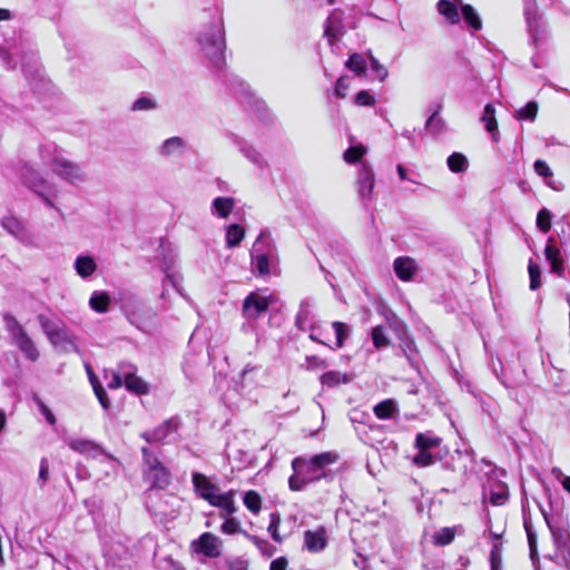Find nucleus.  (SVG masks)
Here are the masks:
<instances>
[{"instance_id": "63", "label": "nucleus", "mask_w": 570, "mask_h": 570, "mask_svg": "<svg viewBox=\"0 0 570 570\" xmlns=\"http://www.w3.org/2000/svg\"><path fill=\"white\" fill-rule=\"evenodd\" d=\"M174 263L173 258H165L164 263L161 265V269L166 273V277L170 278V275L168 274L169 266Z\"/></svg>"}, {"instance_id": "34", "label": "nucleus", "mask_w": 570, "mask_h": 570, "mask_svg": "<svg viewBox=\"0 0 570 570\" xmlns=\"http://www.w3.org/2000/svg\"><path fill=\"white\" fill-rule=\"evenodd\" d=\"M243 502L252 513H259L262 509V498L256 491L250 490L245 492Z\"/></svg>"}, {"instance_id": "58", "label": "nucleus", "mask_w": 570, "mask_h": 570, "mask_svg": "<svg viewBox=\"0 0 570 570\" xmlns=\"http://www.w3.org/2000/svg\"><path fill=\"white\" fill-rule=\"evenodd\" d=\"M340 383L338 374L334 372H327L323 374V384L335 385Z\"/></svg>"}, {"instance_id": "44", "label": "nucleus", "mask_w": 570, "mask_h": 570, "mask_svg": "<svg viewBox=\"0 0 570 570\" xmlns=\"http://www.w3.org/2000/svg\"><path fill=\"white\" fill-rule=\"evenodd\" d=\"M524 530L527 532V539L530 550L531 559L538 557V539L537 533L532 530V527L529 522L524 521Z\"/></svg>"}, {"instance_id": "39", "label": "nucleus", "mask_w": 570, "mask_h": 570, "mask_svg": "<svg viewBox=\"0 0 570 570\" xmlns=\"http://www.w3.org/2000/svg\"><path fill=\"white\" fill-rule=\"evenodd\" d=\"M539 110L538 102L529 101L524 107L517 111L518 119H527L533 121L537 118Z\"/></svg>"}, {"instance_id": "21", "label": "nucleus", "mask_w": 570, "mask_h": 570, "mask_svg": "<svg viewBox=\"0 0 570 570\" xmlns=\"http://www.w3.org/2000/svg\"><path fill=\"white\" fill-rule=\"evenodd\" d=\"M75 269L80 277L88 278L97 271V263L91 256L80 255L75 261Z\"/></svg>"}, {"instance_id": "64", "label": "nucleus", "mask_w": 570, "mask_h": 570, "mask_svg": "<svg viewBox=\"0 0 570 570\" xmlns=\"http://www.w3.org/2000/svg\"><path fill=\"white\" fill-rule=\"evenodd\" d=\"M562 488L570 493V476L566 475L561 480Z\"/></svg>"}, {"instance_id": "42", "label": "nucleus", "mask_w": 570, "mask_h": 570, "mask_svg": "<svg viewBox=\"0 0 570 570\" xmlns=\"http://www.w3.org/2000/svg\"><path fill=\"white\" fill-rule=\"evenodd\" d=\"M346 66L356 75H364L366 71L365 60L358 53H353L350 56Z\"/></svg>"}, {"instance_id": "4", "label": "nucleus", "mask_w": 570, "mask_h": 570, "mask_svg": "<svg viewBox=\"0 0 570 570\" xmlns=\"http://www.w3.org/2000/svg\"><path fill=\"white\" fill-rule=\"evenodd\" d=\"M197 42L202 51L210 62L219 68L225 60V31L220 19L205 26L197 36Z\"/></svg>"}, {"instance_id": "14", "label": "nucleus", "mask_w": 570, "mask_h": 570, "mask_svg": "<svg viewBox=\"0 0 570 570\" xmlns=\"http://www.w3.org/2000/svg\"><path fill=\"white\" fill-rule=\"evenodd\" d=\"M357 185L358 193L362 196V198L370 199L373 194L375 177L372 168L367 164H362L357 178Z\"/></svg>"}, {"instance_id": "49", "label": "nucleus", "mask_w": 570, "mask_h": 570, "mask_svg": "<svg viewBox=\"0 0 570 570\" xmlns=\"http://www.w3.org/2000/svg\"><path fill=\"white\" fill-rule=\"evenodd\" d=\"M279 523H281L279 515L275 514V513H272L271 514V522H269V525H268V532H269L271 537L273 538V540L276 541V542H281L282 541V537L278 533Z\"/></svg>"}, {"instance_id": "61", "label": "nucleus", "mask_w": 570, "mask_h": 570, "mask_svg": "<svg viewBox=\"0 0 570 570\" xmlns=\"http://www.w3.org/2000/svg\"><path fill=\"white\" fill-rule=\"evenodd\" d=\"M337 459H338V455L336 453L323 452V468L326 464H331V463L336 462Z\"/></svg>"}, {"instance_id": "18", "label": "nucleus", "mask_w": 570, "mask_h": 570, "mask_svg": "<svg viewBox=\"0 0 570 570\" xmlns=\"http://www.w3.org/2000/svg\"><path fill=\"white\" fill-rule=\"evenodd\" d=\"M503 533H497L490 530V538L492 539V548L490 551V568L491 570H501L502 569V554H503V544L501 542Z\"/></svg>"}, {"instance_id": "6", "label": "nucleus", "mask_w": 570, "mask_h": 570, "mask_svg": "<svg viewBox=\"0 0 570 570\" xmlns=\"http://www.w3.org/2000/svg\"><path fill=\"white\" fill-rule=\"evenodd\" d=\"M294 474L289 478L291 490L299 491L305 485L320 478L321 455H314L309 460L297 458L292 462Z\"/></svg>"}, {"instance_id": "1", "label": "nucleus", "mask_w": 570, "mask_h": 570, "mask_svg": "<svg viewBox=\"0 0 570 570\" xmlns=\"http://www.w3.org/2000/svg\"><path fill=\"white\" fill-rule=\"evenodd\" d=\"M40 158L60 179L71 185L82 184L88 179L83 167L67 158L56 145L48 144L40 148Z\"/></svg>"}, {"instance_id": "2", "label": "nucleus", "mask_w": 570, "mask_h": 570, "mask_svg": "<svg viewBox=\"0 0 570 570\" xmlns=\"http://www.w3.org/2000/svg\"><path fill=\"white\" fill-rule=\"evenodd\" d=\"M250 265L258 277L279 275V255L276 244L269 234L261 233L250 249Z\"/></svg>"}, {"instance_id": "37", "label": "nucleus", "mask_w": 570, "mask_h": 570, "mask_svg": "<svg viewBox=\"0 0 570 570\" xmlns=\"http://www.w3.org/2000/svg\"><path fill=\"white\" fill-rule=\"evenodd\" d=\"M528 272H529V277H530L529 288L531 291H535L541 285V269H540V266L538 264L533 263L530 259L529 264H528Z\"/></svg>"}, {"instance_id": "46", "label": "nucleus", "mask_w": 570, "mask_h": 570, "mask_svg": "<svg viewBox=\"0 0 570 570\" xmlns=\"http://www.w3.org/2000/svg\"><path fill=\"white\" fill-rule=\"evenodd\" d=\"M335 332V347L340 348L343 346L344 340L347 336V327L345 323L342 322H333L332 324Z\"/></svg>"}, {"instance_id": "47", "label": "nucleus", "mask_w": 570, "mask_h": 570, "mask_svg": "<svg viewBox=\"0 0 570 570\" xmlns=\"http://www.w3.org/2000/svg\"><path fill=\"white\" fill-rule=\"evenodd\" d=\"M354 102L357 106L372 107L375 98L367 90H361L356 94Z\"/></svg>"}, {"instance_id": "38", "label": "nucleus", "mask_w": 570, "mask_h": 570, "mask_svg": "<svg viewBox=\"0 0 570 570\" xmlns=\"http://www.w3.org/2000/svg\"><path fill=\"white\" fill-rule=\"evenodd\" d=\"M442 108H443V106L441 104H439L436 106V108L434 109V111L432 112V115L426 120L425 127L428 129L432 130L433 134H439L444 126L443 120L438 118V115L440 114Z\"/></svg>"}, {"instance_id": "50", "label": "nucleus", "mask_w": 570, "mask_h": 570, "mask_svg": "<svg viewBox=\"0 0 570 570\" xmlns=\"http://www.w3.org/2000/svg\"><path fill=\"white\" fill-rule=\"evenodd\" d=\"M371 61V69L375 72L376 78H379L381 81H384L387 77L389 72L387 69L379 62V60L374 56H370Z\"/></svg>"}, {"instance_id": "27", "label": "nucleus", "mask_w": 570, "mask_h": 570, "mask_svg": "<svg viewBox=\"0 0 570 570\" xmlns=\"http://www.w3.org/2000/svg\"><path fill=\"white\" fill-rule=\"evenodd\" d=\"M245 237V229L238 224H232L226 227V246L234 248L240 244Z\"/></svg>"}, {"instance_id": "20", "label": "nucleus", "mask_w": 570, "mask_h": 570, "mask_svg": "<svg viewBox=\"0 0 570 570\" xmlns=\"http://www.w3.org/2000/svg\"><path fill=\"white\" fill-rule=\"evenodd\" d=\"M235 207L232 197H216L212 203V214L218 218L226 219Z\"/></svg>"}, {"instance_id": "56", "label": "nucleus", "mask_w": 570, "mask_h": 570, "mask_svg": "<svg viewBox=\"0 0 570 570\" xmlns=\"http://www.w3.org/2000/svg\"><path fill=\"white\" fill-rule=\"evenodd\" d=\"M242 153L253 163L258 164L262 159L261 154L255 150L252 146L243 145L240 147Z\"/></svg>"}, {"instance_id": "7", "label": "nucleus", "mask_w": 570, "mask_h": 570, "mask_svg": "<svg viewBox=\"0 0 570 570\" xmlns=\"http://www.w3.org/2000/svg\"><path fill=\"white\" fill-rule=\"evenodd\" d=\"M144 453V479L154 489H166L171 482L170 471L157 459L153 458L146 448Z\"/></svg>"}, {"instance_id": "33", "label": "nucleus", "mask_w": 570, "mask_h": 570, "mask_svg": "<svg viewBox=\"0 0 570 570\" xmlns=\"http://www.w3.org/2000/svg\"><path fill=\"white\" fill-rule=\"evenodd\" d=\"M448 166L452 173H463L468 168V159L461 153H453L448 157Z\"/></svg>"}, {"instance_id": "10", "label": "nucleus", "mask_w": 570, "mask_h": 570, "mask_svg": "<svg viewBox=\"0 0 570 570\" xmlns=\"http://www.w3.org/2000/svg\"><path fill=\"white\" fill-rule=\"evenodd\" d=\"M272 295H264L261 292H252L243 303V315L248 320H256L262 313L266 312L274 303Z\"/></svg>"}, {"instance_id": "35", "label": "nucleus", "mask_w": 570, "mask_h": 570, "mask_svg": "<svg viewBox=\"0 0 570 570\" xmlns=\"http://www.w3.org/2000/svg\"><path fill=\"white\" fill-rule=\"evenodd\" d=\"M371 337L374 347L377 350L387 347L391 344V341L386 337L384 327L382 325H377L372 328Z\"/></svg>"}, {"instance_id": "13", "label": "nucleus", "mask_w": 570, "mask_h": 570, "mask_svg": "<svg viewBox=\"0 0 570 570\" xmlns=\"http://www.w3.org/2000/svg\"><path fill=\"white\" fill-rule=\"evenodd\" d=\"M394 273L402 282H411L416 272L415 261L409 256H401L394 259Z\"/></svg>"}, {"instance_id": "24", "label": "nucleus", "mask_w": 570, "mask_h": 570, "mask_svg": "<svg viewBox=\"0 0 570 570\" xmlns=\"http://www.w3.org/2000/svg\"><path fill=\"white\" fill-rule=\"evenodd\" d=\"M89 306L97 313H106L110 306L109 294L104 291H95L89 298Z\"/></svg>"}, {"instance_id": "23", "label": "nucleus", "mask_w": 570, "mask_h": 570, "mask_svg": "<svg viewBox=\"0 0 570 570\" xmlns=\"http://www.w3.org/2000/svg\"><path fill=\"white\" fill-rule=\"evenodd\" d=\"M1 226L12 236H14L18 239H23L26 237V227L23 223L14 217V216H7L1 219Z\"/></svg>"}, {"instance_id": "22", "label": "nucleus", "mask_w": 570, "mask_h": 570, "mask_svg": "<svg viewBox=\"0 0 570 570\" xmlns=\"http://www.w3.org/2000/svg\"><path fill=\"white\" fill-rule=\"evenodd\" d=\"M438 12L443 16L451 24L460 22V13L458 6L450 0H439L436 3Z\"/></svg>"}, {"instance_id": "62", "label": "nucleus", "mask_w": 570, "mask_h": 570, "mask_svg": "<svg viewBox=\"0 0 570 570\" xmlns=\"http://www.w3.org/2000/svg\"><path fill=\"white\" fill-rule=\"evenodd\" d=\"M12 18V13L9 9L0 8V21H8Z\"/></svg>"}, {"instance_id": "16", "label": "nucleus", "mask_w": 570, "mask_h": 570, "mask_svg": "<svg viewBox=\"0 0 570 570\" xmlns=\"http://www.w3.org/2000/svg\"><path fill=\"white\" fill-rule=\"evenodd\" d=\"M187 148L186 141L178 136L167 138L158 147V154L161 157L168 158L183 154Z\"/></svg>"}, {"instance_id": "11", "label": "nucleus", "mask_w": 570, "mask_h": 570, "mask_svg": "<svg viewBox=\"0 0 570 570\" xmlns=\"http://www.w3.org/2000/svg\"><path fill=\"white\" fill-rule=\"evenodd\" d=\"M344 12L342 10H333L327 17V23L323 36L327 37L330 43L338 40L344 33Z\"/></svg>"}, {"instance_id": "51", "label": "nucleus", "mask_w": 570, "mask_h": 570, "mask_svg": "<svg viewBox=\"0 0 570 570\" xmlns=\"http://www.w3.org/2000/svg\"><path fill=\"white\" fill-rule=\"evenodd\" d=\"M6 322H7V327H8L9 332L11 333L13 341L26 334L22 326L13 317H8L6 320Z\"/></svg>"}, {"instance_id": "41", "label": "nucleus", "mask_w": 570, "mask_h": 570, "mask_svg": "<svg viewBox=\"0 0 570 570\" xmlns=\"http://www.w3.org/2000/svg\"><path fill=\"white\" fill-rule=\"evenodd\" d=\"M412 462L419 468H428L435 463L434 456L430 451L419 450L413 456Z\"/></svg>"}, {"instance_id": "57", "label": "nucleus", "mask_w": 570, "mask_h": 570, "mask_svg": "<svg viewBox=\"0 0 570 570\" xmlns=\"http://www.w3.org/2000/svg\"><path fill=\"white\" fill-rule=\"evenodd\" d=\"M308 307H309L308 302H304L301 304V308L297 314V324L301 328H304L306 321L308 318V313H309Z\"/></svg>"}, {"instance_id": "60", "label": "nucleus", "mask_w": 570, "mask_h": 570, "mask_svg": "<svg viewBox=\"0 0 570 570\" xmlns=\"http://www.w3.org/2000/svg\"><path fill=\"white\" fill-rule=\"evenodd\" d=\"M48 476H49V466H48V463L45 460H42L40 463V469H39V479L42 480V482L45 483L48 480Z\"/></svg>"}, {"instance_id": "28", "label": "nucleus", "mask_w": 570, "mask_h": 570, "mask_svg": "<svg viewBox=\"0 0 570 570\" xmlns=\"http://www.w3.org/2000/svg\"><path fill=\"white\" fill-rule=\"evenodd\" d=\"M462 18L465 23L473 30L479 31L482 29V20L475 9L471 4H463L461 7Z\"/></svg>"}, {"instance_id": "9", "label": "nucleus", "mask_w": 570, "mask_h": 570, "mask_svg": "<svg viewBox=\"0 0 570 570\" xmlns=\"http://www.w3.org/2000/svg\"><path fill=\"white\" fill-rule=\"evenodd\" d=\"M222 549L223 541L212 532L203 533L190 543L191 552L210 559L218 558L222 554Z\"/></svg>"}, {"instance_id": "48", "label": "nucleus", "mask_w": 570, "mask_h": 570, "mask_svg": "<svg viewBox=\"0 0 570 570\" xmlns=\"http://www.w3.org/2000/svg\"><path fill=\"white\" fill-rule=\"evenodd\" d=\"M156 108V102L151 98L140 97L132 104V110L141 111V110H151Z\"/></svg>"}, {"instance_id": "26", "label": "nucleus", "mask_w": 570, "mask_h": 570, "mask_svg": "<svg viewBox=\"0 0 570 570\" xmlns=\"http://www.w3.org/2000/svg\"><path fill=\"white\" fill-rule=\"evenodd\" d=\"M373 412L379 420H389L397 412V406L394 400L386 399L379 402L374 406Z\"/></svg>"}, {"instance_id": "8", "label": "nucleus", "mask_w": 570, "mask_h": 570, "mask_svg": "<svg viewBox=\"0 0 570 570\" xmlns=\"http://www.w3.org/2000/svg\"><path fill=\"white\" fill-rule=\"evenodd\" d=\"M41 325L48 340L57 350L63 353L78 351L76 338L67 328L48 320H41Z\"/></svg>"}, {"instance_id": "55", "label": "nucleus", "mask_w": 570, "mask_h": 570, "mask_svg": "<svg viewBox=\"0 0 570 570\" xmlns=\"http://www.w3.org/2000/svg\"><path fill=\"white\" fill-rule=\"evenodd\" d=\"M91 384L94 386V390H95V393L100 402V404L107 409L109 406V402H108V397H107V394L104 390V387L99 384V383H96L94 381V379H91Z\"/></svg>"}, {"instance_id": "32", "label": "nucleus", "mask_w": 570, "mask_h": 570, "mask_svg": "<svg viewBox=\"0 0 570 570\" xmlns=\"http://www.w3.org/2000/svg\"><path fill=\"white\" fill-rule=\"evenodd\" d=\"M509 500V490L504 484H498L490 491L489 501L492 505H504Z\"/></svg>"}, {"instance_id": "43", "label": "nucleus", "mask_w": 570, "mask_h": 570, "mask_svg": "<svg viewBox=\"0 0 570 570\" xmlns=\"http://www.w3.org/2000/svg\"><path fill=\"white\" fill-rule=\"evenodd\" d=\"M304 546L311 552H318L321 550V534L317 531H306Z\"/></svg>"}, {"instance_id": "54", "label": "nucleus", "mask_w": 570, "mask_h": 570, "mask_svg": "<svg viewBox=\"0 0 570 570\" xmlns=\"http://www.w3.org/2000/svg\"><path fill=\"white\" fill-rule=\"evenodd\" d=\"M350 88V81L347 77H341L336 81L335 92L340 98H345Z\"/></svg>"}, {"instance_id": "30", "label": "nucleus", "mask_w": 570, "mask_h": 570, "mask_svg": "<svg viewBox=\"0 0 570 570\" xmlns=\"http://www.w3.org/2000/svg\"><path fill=\"white\" fill-rule=\"evenodd\" d=\"M455 538V529L451 527L441 528L432 537V542L438 547H445L453 542Z\"/></svg>"}, {"instance_id": "31", "label": "nucleus", "mask_w": 570, "mask_h": 570, "mask_svg": "<svg viewBox=\"0 0 570 570\" xmlns=\"http://www.w3.org/2000/svg\"><path fill=\"white\" fill-rule=\"evenodd\" d=\"M441 443H442V439L439 436H431V435H426L424 433H417L415 435L414 446L417 450L429 451L430 449L439 448L441 445Z\"/></svg>"}, {"instance_id": "19", "label": "nucleus", "mask_w": 570, "mask_h": 570, "mask_svg": "<svg viewBox=\"0 0 570 570\" xmlns=\"http://www.w3.org/2000/svg\"><path fill=\"white\" fill-rule=\"evenodd\" d=\"M482 122L488 132L492 135L493 141H499L498 120L495 117V108L492 104H487L481 117Z\"/></svg>"}, {"instance_id": "52", "label": "nucleus", "mask_w": 570, "mask_h": 570, "mask_svg": "<svg viewBox=\"0 0 570 570\" xmlns=\"http://www.w3.org/2000/svg\"><path fill=\"white\" fill-rule=\"evenodd\" d=\"M533 168H534L535 174L543 178H548L553 175L549 165L542 159H537L533 164Z\"/></svg>"}, {"instance_id": "59", "label": "nucleus", "mask_w": 570, "mask_h": 570, "mask_svg": "<svg viewBox=\"0 0 570 570\" xmlns=\"http://www.w3.org/2000/svg\"><path fill=\"white\" fill-rule=\"evenodd\" d=\"M287 560L284 557H279L272 561L269 570H286Z\"/></svg>"}, {"instance_id": "12", "label": "nucleus", "mask_w": 570, "mask_h": 570, "mask_svg": "<svg viewBox=\"0 0 570 570\" xmlns=\"http://www.w3.org/2000/svg\"><path fill=\"white\" fill-rule=\"evenodd\" d=\"M68 446L82 455L96 458L99 454H105L104 450L94 441L79 438H70L67 440Z\"/></svg>"}, {"instance_id": "36", "label": "nucleus", "mask_w": 570, "mask_h": 570, "mask_svg": "<svg viewBox=\"0 0 570 570\" xmlns=\"http://www.w3.org/2000/svg\"><path fill=\"white\" fill-rule=\"evenodd\" d=\"M365 154L366 148L363 145L351 146L344 153V160L348 164H356Z\"/></svg>"}, {"instance_id": "29", "label": "nucleus", "mask_w": 570, "mask_h": 570, "mask_svg": "<svg viewBox=\"0 0 570 570\" xmlns=\"http://www.w3.org/2000/svg\"><path fill=\"white\" fill-rule=\"evenodd\" d=\"M14 344L29 360L36 361L39 357V352L27 333L16 338Z\"/></svg>"}, {"instance_id": "40", "label": "nucleus", "mask_w": 570, "mask_h": 570, "mask_svg": "<svg viewBox=\"0 0 570 570\" xmlns=\"http://www.w3.org/2000/svg\"><path fill=\"white\" fill-rule=\"evenodd\" d=\"M552 215L549 209L542 208L537 214V227L544 234L551 229Z\"/></svg>"}, {"instance_id": "3", "label": "nucleus", "mask_w": 570, "mask_h": 570, "mask_svg": "<svg viewBox=\"0 0 570 570\" xmlns=\"http://www.w3.org/2000/svg\"><path fill=\"white\" fill-rule=\"evenodd\" d=\"M191 479L196 493L212 507L220 509V518H227L236 512L235 491L222 492L217 484L198 472L193 473Z\"/></svg>"}, {"instance_id": "53", "label": "nucleus", "mask_w": 570, "mask_h": 570, "mask_svg": "<svg viewBox=\"0 0 570 570\" xmlns=\"http://www.w3.org/2000/svg\"><path fill=\"white\" fill-rule=\"evenodd\" d=\"M106 384L109 389H118L124 382V375L121 373L111 372L105 375Z\"/></svg>"}, {"instance_id": "45", "label": "nucleus", "mask_w": 570, "mask_h": 570, "mask_svg": "<svg viewBox=\"0 0 570 570\" xmlns=\"http://www.w3.org/2000/svg\"><path fill=\"white\" fill-rule=\"evenodd\" d=\"M224 519L225 522L220 527L223 533L235 534L242 532L239 520H237L236 518H232V515H228L227 518Z\"/></svg>"}, {"instance_id": "5", "label": "nucleus", "mask_w": 570, "mask_h": 570, "mask_svg": "<svg viewBox=\"0 0 570 570\" xmlns=\"http://www.w3.org/2000/svg\"><path fill=\"white\" fill-rule=\"evenodd\" d=\"M23 184L31 189L42 203L52 209H58L60 189L55 184L39 176L30 166H23L20 171Z\"/></svg>"}, {"instance_id": "25", "label": "nucleus", "mask_w": 570, "mask_h": 570, "mask_svg": "<svg viewBox=\"0 0 570 570\" xmlns=\"http://www.w3.org/2000/svg\"><path fill=\"white\" fill-rule=\"evenodd\" d=\"M177 426L174 422L169 421L155 429L153 432H146L142 438L147 442H161L167 439L170 431H176Z\"/></svg>"}, {"instance_id": "17", "label": "nucleus", "mask_w": 570, "mask_h": 570, "mask_svg": "<svg viewBox=\"0 0 570 570\" xmlns=\"http://www.w3.org/2000/svg\"><path fill=\"white\" fill-rule=\"evenodd\" d=\"M122 375L124 384L128 391L136 394L148 393V384L141 377L137 376L135 372L131 371V366H128V370L124 368Z\"/></svg>"}, {"instance_id": "15", "label": "nucleus", "mask_w": 570, "mask_h": 570, "mask_svg": "<svg viewBox=\"0 0 570 570\" xmlns=\"http://www.w3.org/2000/svg\"><path fill=\"white\" fill-rule=\"evenodd\" d=\"M544 256L550 263L551 272L562 277L564 273V262L560 249L552 243V239H549L546 245Z\"/></svg>"}]
</instances>
